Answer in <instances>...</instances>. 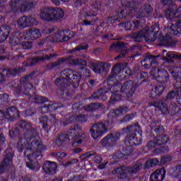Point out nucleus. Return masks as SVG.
Returning a JSON list of instances; mask_svg holds the SVG:
<instances>
[{"label": "nucleus", "instance_id": "62", "mask_svg": "<svg viewBox=\"0 0 181 181\" xmlns=\"http://www.w3.org/2000/svg\"><path fill=\"white\" fill-rule=\"evenodd\" d=\"M132 50H133V54L131 56V57L134 58L136 57V56L141 55V50H139V47L135 46L132 48Z\"/></svg>", "mask_w": 181, "mask_h": 181}, {"label": "nucleus", "instance_id": "25", "mask_svg": "<svg viewBox=\"0 0 181 181\" xmlns=\"http://www.w3.org/2000/svg\"><path fill=\"white\" fill-rule=\"evenodd\" d=\"M156 34L155 33H152L151 30H149V28H144V40L148 43H151V42H155L157 39Z\"/></svg>", "mask_w": 181, "mask_h": 181}, {"label": "nucleus", "instance_id": "28", "mask_svg": "<svg viewBox=\"0 0 181 181\" xmlns=\"http://www.w3.org/2000/svg\"><path fill=\"white\" fill-rule=\"evenodd\" d=\"M91 97L94 100H98L100 98L103 101H105L108 98V95H107V91H104L103 89H100L97 92H94L91 95Z\"/></svg>", "mask_w": 181, "mask_h": 181}, {"label": "nucleus", "instance_id": "21", "mask_svg": "<svg viewBox=\"0 0 181 181\" xmlns=\"http://www.w3.org/2000/svg\"><path fill=\"white\" fill-rule=\"evenodd\" d=\"M33 88V85L30 83H25L23 85H19L16 88V93L17 94H25V95H29V91Z\"/></svg>", "mask_w": 181, "mask_h": 181}, {"label": "nucleus", "instance_id": "47", "mask_svg": "<svg viewBox=\"0 0 181 181\" xmlns=\"http://www.w3.org/2000/svg\"><path fill=\"white\" fill-rule=\"evenodd\" d=\"M156 173H157L158 180L162 181L163 180V179H165V175H166V171L165 170V168H163L161 169L156 170Z\"/></svg>", "mask_w": 181, "mask_h": 181}, {"label": "nucleus", "instance_id": "27", "mask_svg": "<svg viewBox=\"0 0 181 181\" xmlns=\"http://www.w3.org/2000/svg\"><path fill=\"white\" fill-rule=\"evenodd\" d=\"M167 10L165 11V18L173 21L175 18H177V14H176V6H166Z\"/></svg>", "mask_w": 181, "mask_h": 181}, {"label": "nucleus", "instance_id": "33", "mask_svg": "<svg viewBox=\"0 0 181 181\" xmlns=\"http://www.w3.org/2000/svg\"><path fill=\"white\" fill-rule=\"evenodd\" d=\"M170 73L172 77L173 78V80H175L176 81H181V68H180V66H175L173 70L171 71Z\"/></svg>", "mask_w": 181, "mask_h": 181}, {"label": "nucleus", "instance_id": "34", "mask_svg": "<svg viewBox=\"0 0 181 181\" xmlns=\"http://www.w3.org/2000/svg\"><path fill=\"white\" fill-rule=\"evenodd\" d=\"M157 81L161 84L168 83V81H169V74L168 73V71L162 70L161 72H160V76H158Z\"/></svg>", "mask_w": 181, "mask_h": 181}, {"label": "nucleus", "instance_id": "29", "mask_svg": "<svg viewBox=\"0 0 181 181\" xmlns=\"http://www.w3.org/2000/svg\"><path fill=\"white\" fill-rule=\"evenodd\" d=\"M91 67L94 73L100 74L105 70V64L103 62H95L92 64Z\"/></svg>", "mask_w": 181, "mask_h": 181}, {"label": "nucleus", "instance_id": "40", "mask_svg": "<svg viewBox=\"0 0 181 181\" xmlns=\"http://www.w3.org/2000/svg\"><path fill=\"white\" fill-rule=\"evenodd\" d=\"M25 71V68H14L12 69L7 70V76H16V74H19V73H23Z\"/></svg>", "mask_w": 181, "mask_h": 181}, {"label": "nucleus", "instance_id": "57", "mask_svg": "<svg viewBox=\"0 0 181 181\" xmlns=\"http://www.w3.org/2000/svg\"><path fill=\"white\" fill-rule=\"evenodd\" d=\"M122 99V95L113 93L110 97V103H114V101H119V100Z\"/></svg>", "mask_w": 181, "mask_h": 181}, {"label": "nucleus", "instance_id": "54", "mask_svg": "<svg viewBox=\"0 0 181 181\" xmlns=\"http://www.w3.org/2000/svg\"><path fill=\"white\" fill-rule=\"evenodd\" d=\"M160 40L165 45H169L172 43V37L166 34L165 36L162 37V39L160 38Z\"/></svg>", "mask_w": 181, "mask_h": 181}, {"label": "nucleus", "instance_id": "14", "mask_svg": "<svg viewBox=\"0 0 181 181\" xmlns=\"http://www.w3.org/2000/svg\"><path fill=\"white\" fill-rule=\"evenodd\" d=\"M24 39L26 40H36V39H39L42 36L40 33V30L36 28H32L25 30L23 33Z\"/></svg>", "mask_w": 181, "mask_h": 181}, {"label": "nucleus", "instance_id": "19", "mask_svg": "<svg viewBox=\"0 0 181 181\" xmlns=\"http://www.w3.org/2000/svg\"><path fill=\"white\" fill-rule=\"evenodd\" d=\"M18 117H19V112L13 106L8 107L5 112V118L9 119V121H15Z\"/></svg>", "mask_w": 181, "mask_h": 181}, {"label": "nucleus", "instance_id": "15", "mask_svg": "<svg viewBox=\"0 0 181 181\" xmlns=\"http://www.w3.org/2000/svg\"><path fill=\"white\" fill-rule=\"evenodd\" d=\"M13 158V154L6 150L4 158L0 165V175H2V173H4V172H5L6 169H8V166H11V165H12Z\"/></svg>", "mask_w": 181, "mask_h": 181}, {"label": "nucleus", "instance_id": "12", "mask_svg": "<svg viewBox=\"0 0 181 181\" xmlns=\"http://www.w3.org/2000/svg\"><path fill=\"white\" fill-rule=\"evenodd\" d=\"M54 57H57V54H45L36 58H29L28 59L27 62H24V64H25V66H35V64H37V62H43V60H52Z\"/></svg>", "mask_w": 181, "mask_h": 181}, {"label": "nucleus", "instance_id": "2", "mask_svg": "<svg viewBox=\"0 0 181 181\" xmlns=\"http://www.w3.org/2000/svg\"><path fill=\"white\" fill-rule=\"evenodd\" d=\"M62 78H58L55 81V84L59 87L57 93L59 95H67L70 91V85L73 84L74 87L80 86L81 75L71 69H66L61 71Z\"/></svg>", "mask_w": 181, "mask_h": 181}, {"label": "nucleus", "instance_id": "26", "mask_svg": "<svg viewBox=\"0 0 181 181\" xmlns=\"http://www.w3.org/2000/svg\"><path fill=\"white\" fill-rule=\"evenodd\" d=\"M130 37H132L134 42H137L138 43L144 42V40H145V28L141 29L137 33H132L130 35Z\"/></svg>", "mask_w": 181, "mask_h": 181}, {"label": "nucleus", "instance_id": "60", "mask_svg": "<svg viewBox=\"0 0 181 181\" xmlns=\"http://www.w3.org/2000/svg\"><path fill=\"white\" fill-rule=\"evenodd\" d=\"M9 101V95L3 93L0 95V104L3 103H8Z\"/></svg>", "mask_w": 181, "mask_h": 181}, {"label": "nucleus", "instance_id": "8", "mask_svg": "<svg viewBox=\"0 0 181 181\" xmlns=\"http://www.w3.org/2000/svg\"><path fill=\"white\" fill-rule=\"evenodd\" d=\"M140 84L132 80L127 81L123 84L121 83L120 93L125 94L127 98H131L135 94V91H136V88Z\"/></svg>", "mask_w": 181, "mask_h": 181}, {"label": "nucleus", "instance_id": "35", "mask_svg": "<svg viewBox=\"0 0 181 181\" xmlns=\"http://www.w3.org/2000/svg\"><path fill=\"white\" fill-rule=\"evenodd\" d=\"M178 112H180V107H179L176 103H171L168 107V115L173 116L178 114Z\"/></svg>", "mask_w": 181, "mask_h": 181}, {"label": "nucleus", "instance_id": "63", "mask_svg": "<svg viewBox=\"0 0 181 181\" xmlns=\"http://www.w3.org/2000/svg\"><path fill=\"white\" fill-rule=\"evenodd\" d=\"M134 113L126 115L122 119V122H129L134 118Z\"/></svg>", "mask_w": 181, "mask_h": 181}, {"label": "nucleus", "instance_id": "49", "mask_svg": "<svg viewBox=\"0 0 181 181\" xmlns=\"http://www.w3.org/2000/svg\"><path fill=\"white\" fill-rule=\"evenodd\" d=\"M51 156L56 158L58 160H62V159L67 156V153L64 152L51 153Z\"/></svg>", "mask_w": 181, "mask_h": 181}, {"label": "nucleus", "instance_id": "59", "mask_svg": "<svg viewBox=\"0 0 181 181\" xmlns=\"http://www.w3.org/2000/svg\"><path fill=\"white\" fill-rule=\"evenodd\" d=\"M148 72L146 71H141L138 74V78H140V80H142V81H146L148 80Z\"/></svg>", "mask_w": 181, "mask_h": 181}, {"label": "nucleus", "instance_id": "50", "mask_svg": "<svg viewBox=\"0 0 181 181\" xmlns=\"http://www.w3.org/2000/svg\"><path fill=\"white\" fill-rule=\"evenodd\" d=\"M126 67L127 64L119 63L114 66L113 71H115V73H119L122 70L126 69Z\"/></svg>", "mask_w": 181, "mask_h": 181}, {"label": "nucleus", "instance_id": "7", "mask_svg": "<svg viewBox=\"0 0 181 181\" xmlns=\"http://www.w3.org/2000/svg\"><path fill=\"white\" fill-rule=\"evenodd\" d=\"M69 60V62L71 64H74L75 66H86L87 62L86 60L81 59H69V58H61L56 62H54L51 64H48L46 67L47 70H53L54 69H59L60 66H62L64 62Z\"/></svg>", "mask_w": 181, "mask_h": 181}, {"label": "nucleus", "instance_id": "44", "mask_svg": "<svg viewBox=\"0 0 181 181\" xmlns=\"http://www.w3.org/2000/svg\"><path fill=\"white\" fill-rule=\"evenodd\" d=\"M19 42H21V39H19L18 34L13 35L9 39V43H11L12 46H18Z\"/></svg>", "mask_w": 181, "mask_h": 181}, {"label": "nucleus", "instance_id": "55", "mask_svg": "<svg viewBox=\"0 0 181 181\" xmlns=\"http://www.w3.org/2000/svg\"><path fill=\"white\" fill-rule=\"evenodd\" d=\"M21 45L22 46L23 49H25V50H29V49H32V47L33 46V42L30 41H23L21 43Z\"/></svg>", "mask_w": 181, "mask_h": 181}, {"label": "nucleus", "instance_id": "4", "mask_svg": "<svg viewBox=\"0 0 181 181\" xmlns=\"http://www.w3.org/2000/svg\"><path fill=\"white\" fill-rule=\"evenodd\" d=\"M144 163L138 160L136 163L132 166L117 168L112 171V175H117L119 179L123 180H131L141 169Z\"/></svg>", "mask_w": 181, "mask_h": 181}, {"label": "nucleus", "instance_id": "45", "mask_svg": "<svg viewBox=\"0 0 181 181\" xmlns=\"http://www.w3.org/2000/svg\"><path fill=\"white\" fill-rule=\"evenodd\" d=\"M179 95H180V90H176V91L171 90L167 94L165 98L166 100H174V98H176V96Z\"/></svg>", "mask_w": 181, "mask_h": 181}, {"label": "nucleus", "instance_id": "56", "mask_svg": "<svg viewBox=\"0 0 181 181\" xmlns=\"http://www.w3.org/2000/svg\"><path fill=\"white\" fill-rule=\"evenodd\" d=\"M163 6H176L175 0H160Z\"/></svg>", "mask_w": 181, "mask_h": 181}, {"label": "nucleus", "instance_id": "10", "mask_svg": "<svg viewBox=\"0 0 181 181\" xmlns=\"http://www.w3.org/2000/svg\"><path fill=\"white\" fill-rule=\"evenodd\" d=\"M119 136L121 134L117 132L110 133L100 141V145L103 148L114 146L117 144V141L119 139Z\"/></svg>", "mask_w": 181, "mask_h": 181}, {"label": "nucleus", "instance_id": "31", "mask_svg": "<svg viewBox=\"0 0 181 181\" xmlns=\"http://www.w3.org/2000/svg\"><path fill=\"white\" fill-rule=\"evenodd\" d=\"M154 105L155 107H158V108L164 115H168V114H169V110H168L169 107H168V104H166V103L165 102L155 103Z\"/></svg>", "mask_w": 181, "mask_h": 181}, {"label": "nucleus", "instance_id": "38", "mask_svg": "<svg viewBox=\"0 0 181 181\" xmlns=\"http://www.w3.org/2000/svg\"><path fill=\"white\" fill-rule=\"evenodd\" d=\"M171 173H172V175L174 177H175V179H178V180L181 181V165H177Z\"/></svg>", "mask_w": 181, "mask_h": 181}, {"label": "nucleus", "instance_id": "17", "mask_svg": "<svg viewBox=\"0 0 181 181\" xmlns=\"http://www.w3.org/2000/svg\"><path fill=\"white\" fill-rule=\"evenodd\" d=\"M82 15L84 16V19L81 22V25L83 26H90V25H93L94 23V21L90 19L91 16H96L97 13H95L94 11H86L83 10L82 11Z\"/></svg>", "mask_w": 181, "mask_h": 181}, {"label": "nucleus", "instance_id": "52", "mask_svg": "<svg viewBox=\"0 0 181 181\" xmlns=\"http://www.w3.org/2000/svg\"><path fill=\"white\" fill-rule=\"evenodd\" d=\"M32 100H34L36 104H43V103H46L47 101V98H43L42 96L35 95L33 98H31Z\"/></svg>", "mask_w": 181, "mask_h": 181}, {"label": "nucleus", "instance_id": "20", "mask_svg": "<svg viewBox=\"0 0 181 181\" xmlns=\"http://www.w3.org/2000/svg\"><path fill=\"white\" fill-rule=\"evenodd\" d=\"M69 40H70V37L66 34L64 30L58 31L52 37V42H61L63 43L64 42H69Z\"/></svg>", "mask_w": 181, "mask_h": 181}, {"label": "nucleus", "instance_id": "46", "mask_svg": "<svg viewBox=\"0 0 181 181\" xmlns=\"http://www.w3.org/2000/svg\"><path fill=\"white\" fill-rule=\"evenodd\" d=\"M40 122L42 124L43 129H47L49 128V118L47 116H43L39 119Z\"/></svg>", "mask_w": 181, "mask_h": 181}, {"label": "nucleus", "instance_id": "16", "mask_svg": "<svg viewBox=\"0 0 181 181\" xmlns=\"http://www.w3.org/2000/svg\"><path fill=\"white\" fill-rule=\"evenodd\" d=\"M119 26L124 27L125 30H138V29L142 28V25H141L139 21L137 20L119 23Z\"/></svg>", "mask_w": 181, "mask_h": 181}, {"label": "nucleus", "instance_id": "22", "mask_svg": "<svg viewBox=\"0 0 181 181\" xmlns=\"http://www.w3.org/2000/svg\"><path fill=\"white\" fill-rule=\"evenodd\" d=\"M153 12V8L151 4L146 3L139 9V18H144L146 15H151Z\"/></svg>", "mask_w": 181, "mask_h": 181}, {"label": "nucleus", "instance_id": "43", "mask_svg": "<svg viewBox=\"0 0 181 181\" xmlns=\"http://www.w3.org/2000/svg\"><path fill=\"white\" fill-rule=\"evenodd\" d=\"M160 73H162V70L159 69L158 67H153L151 71V75L157 81L160 76Z\"/></svg>", "mask_w": 181, "mask_h": 181}, {"label": "nucleus", "instance_id": "24", "mask_svg": "<svg viewBox=\"0 0 181 181\" xmlns=\"http://www.w3.org/2000/svg\"><path fill=\"white\" fill-rule=\"evenodd\" d=\"M163 90H165V86L161 83L154 86L151 93H149V97L151 98H156L159 97L162 93H163Z\"/></svg>", "mask_w": 181, "mask_h": 181}, {"label": "nucleus", "instance_id": "11", "mask_svg": "<svg viewBox=\"0 0 181 181\" xmlns=\"http://www.w3.org/2000/svg\"><path fill=\"white\" fill-rule=\"evenodd\" d=\"M18 28L25 29L29 28L30 26H33L37 25L39 23L36 21V18L32 16H23L20 18L17 22Z\"/></svg>", "mask_w": 181, "mask_h": 181}, {"label": "nucleus", "instance_id": "37", "mask_svg": "<svg viewBox=\"0 0 181 181\" xmlns=\"http://www.w3.org/2000/svg\"><path fill=\"white\" fill-rule=\"evenodd\" d=\"M134 151V146H132L129 142L125 141V146L123 149V153L125 156H129V155L132 153V151Z\"/></svg>", "mask_w": 181, "mask_h": 181}, {"label": "nucleus", "instance_id": "61", "mask_svg": "<svg viewBox=\"0 0 181 181\" xmlns=\"http://www.w3.org/2000/svg\"><path fill=\"white\" fill-rule=\"evenodd\" d=\"M172 160V157L170 156H165L162 157L160 161V165H165V163H168Z\"/></svg>", "mask_w": 181, "mask_h": 181}, {"label": "nucleus", "instance_id": "51", "mask_svg": "<svg viewBox=\"0 0 181 181\" xmlns=\"http://www.w3.org/2000/svg\"><path fill=\"white\" fill-rule=\"evenodd\" d=\"M129 112V108L127 107H120L115 110V115H119L120 114H127Z\"/></svg>", "mask_w": 181, "mask_h": 181}, {"label": "nucleus", "instance_id": "41", "mask_svg": "<svg viewBox=\"0 0 181 181\" xmlns=\"http://www.w3.org/2000/svg\"><path fill=\"white\" fill-rule=\"evenodd\" d=\"M169 141V137L168 136L163 134L162 136H158L156 140L157 145H165Z\"/></svg>", "mask_w": 181, "mask_h": 181}, {"label": "nucleus", "instance_id": "3", "mask_svg": "<svg viewBox=\"0 0 181 181\" xmlns=\"http://www.w3.org/2000/svg\"><path fill=\"white\" fill-rule=\"evenodd\" d=\"M122 7L117 11V17L110 18V22H115L118 19H124L128 16L133 18L136 15V11L139 5L144 4V0H121Z\"/></svg>", "mask_w": 181, "mask_h": 181}, {"label": "nucleus", "instance_id": "18", "mask_svg": "<svg viewBox=\"0 0 181 181\" xmlns=\"http://www.w3.org/2000/svg\"><path fill=\"white\" fill-rule=\"evenodd\" d=\"M42 169L46 175H54L56 169H57V164L54 162L46 161L42 165Z\"/></svg>", "mask_w": 181, "mask_h": 181}, {"label": "nucleus", "instance_id": "58", "mask_svg": "<svg viewBox=\"0 0 181 181\" xmlns=\"http://www.w3.org/2000/svg\"><path fill=\"white\" fill-rule=\"evenodd\" d=\"M151 129L155 131V132H156V134H162V133L165 132V129H163V126H160V125H159V126H152Z\"/></svg>", "mask_w": 181, "mask_h": 181}, {"label": "nucleus", "instance_id": "64", "mask_svg": "<svg viewBox=\"0 0 181 181\" xmlns=\"http://www.w3.org/2000/svg\"><path fill=\"white\" fill-rule=\"evenodd\" d=\"M33 76H35V72H31L30 74H27L25 77H23L21 79V81H22L23 83H26V81L30 80V78H32Z\"/></svg>", "mask_w": 181, "mask_h": 181}, {"label": "nucleus", "instance_id": "42", "mask_svg": "<svg viewBox=\"0 0 181 181\" xmlns=\"http://www.w3.org/2000/svg\"><path fill=\"white\" fill-rule=\"evenodd\" d=\"M110 91L112 93V94L115 93H118V91L121 92V83L117 82L116 83H112V85H109Z\"/></svg>", "mask_w": 181, "mask_h": 181}, {"label": "nucleus", "instance_id": "1", "mask_svg": "<svg viewBox=\"0 0 181 181\" xmlns=\"http://www.w3.org/2000/svg\"><path fill=\"white\" fill-rule=\"evenodd\" d=\"M25 131L23 138L25 139L27 144H25V150L24 155L26 159L27 168H29L34 172H39L40 169V164L38 160L42 158V151L46 150V147L43 143L37 138H39V133L37 129L33 127V124L29 121L21 119L16 124L15 127H12L9 131V137L13 139H16L22 135V131ZM35 159L36 160L34 162Z\"/></svg>", "mask_w": 181, "mask_h": 181}, {"label": "nucleus", "instance_id": "39", "mask_svg": "<svg viewBox=\"0 0 181 181\" xmlns=\"http://www.w3.org/2000/svg\"><path fill=\"white\" fill-rule=\"evenodd\" d=\"M158 163H159V160L157 158H151L145 163L144 169H148L149 168H153V166H156Z\"/></svg>", "mask_w": 181, "mask_h": 181}, {"label": "nucleus", "instance_id": "48", "mask_svg": "<svg viewBox=\"0 0 181 181\" xmlns=\"http://www.w3.org/2000/svg\"><path fill=\"white\" fill-rule=\"evenodd\" d=\"M81 136H80V134L75 135V136L74 138V141L72 143V146L76 148V147L80 146V145H81V142H83V140H81Z\"/></svg>", "mask_w": 181, "mask_h": 181}, {"label": "nucleus", "instance_id": "6", "mask_svg": "<svg viewBox=\"0 0 181 181\" xmlns=\"http://www.w3.org/2000/svg\"><path fill=\"white\" fill-rule=\"evenodd\" d=\"M123 134H127L128 139L127 142L131 144L132 146H138L142 144V136L139 131L141 129L136 125L128 126L122 129Z\"/></svg>", "mask_w": 181, "mask_h": 181}, {"label": "nucleus", "instance_id": "13", "mask_svg": "<svg viewBox=\"0 0 181 181\" xmlns=\"http://www.w3.org/2000/svg\"><path fill=\"white\" fill-rule=\"evenodd\" d=\"M160 57V55H152L151 54H147L144 59L141 62L142 67L144 69H151L152 64H158V59Z\"/></svg>", "mask_w": 181, "mask_h": 181}, {"label": "nucleus", "instance_id": "36", "mask_svg": "<svg viewBox=\"0 0 181 181\" xmlns=\"http://www.w3.org/2000/svg\"><path fill=\"white\" fill-rule=\"evenodd\" d=\"M116 83H119L118 78H117V73L113 71L107 77V86H112V84Z\"/></svg>", "mask_w": 181, "mask_h": 181}, {"label": "nucleus", "instance_id": "53", "mask_svg": "<svg viewBox=\"0 0 181 181\" xmlns=\"http://www.w3.org/2000/svg\"><path fill=\"white\" fill-rule=\"evenodd\" d=\"M87 49H88V45L81 44L74 49H71L70 52L74 53V52H81V50H87Z\"/></svg>", "mask_w": 181, "mask_h": 181}, {"label": "nucleus", "instance_id": "32", "mask_svg": "<svg viewBox=\"0 0 181 181\" xmlns=\"http://www.w3.org/2000/svg\"><path fill=\"white\" fill-rule=\"evenodd\" d=\"M70 136H71L69 134H60L57 139V145H58V146H62L64 142H70Z\"/></svg>", "mask_w": 181, "mask_h": 181}, {"label": "nucleus", "instance_id": "30", "mask_svg": "<svg viewBox=\"0 0 181 181\" xmlns=\"http://www.w3.org/2000/svg\"><path fill=\"white\" fill-rule=\"evenodd\" d=\"M110 50H116V52H127L125 43L122 42H116L110 46Z\"/></svg>", "mask_w": 181, "mask_h": 181}, {"label": "nucleus", "instance_id": "9", "mask_svg": "<svg viewBox=\"0 0 181 181\" xmlns=\"http://www.w3.org/2000/svg\"><path fill=\"white\" fill-rule=\"evenodd\" d=\"M90 131L93 139H97L98 136H103L108 131V127H107V123L98 122L90 127Z\"/></svg>", "mask_w": 181, "mask_h": 181}, {"label": "nucleus", "instance_id": "23", "mask_svg": "<svg viewBox=\"0 0 181 181\" xmlns=\"http://www.w3.org/2000/svg\"><path fill=\"white\" fill-rule=\"evenodd\" d=\"M11 33V27L9 25H4L0 28V42L2 43L5 42L8 37H9V34Z\"/></svg>", "mask_w": 181, "mask_h": 181}, {"label": "nucleus", "instance_id": "5", "mask_svg": "<svg viewBox=\"0 0 181 181\" xmlns=\"http://www.w3.org/2000/svg\"><path fill=\"white\" fill-rule=\"evenodd\" d=\"M40 16L42 21L56 22V21H60L64 18V11L60 8L50 6L43 8Z\"/></svg>", "mask_w": 181, "mask_h": 181}]
</instances>
